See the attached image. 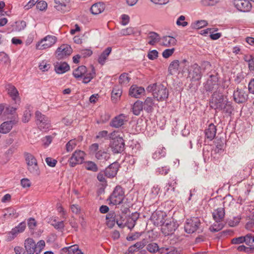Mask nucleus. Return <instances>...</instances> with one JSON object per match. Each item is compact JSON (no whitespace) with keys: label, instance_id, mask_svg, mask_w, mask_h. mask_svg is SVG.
I'll return each instance as SVG.
<instances>
[{"label":"nucleus","instance_id":"1","mask_svg":"<svg viewBox=\"0 0 254 254\" xmlns=\"http://www.w3.org/2000/svg\"><path fill=\"white\" fill-rule=\"evenodd\" d=\"M108 137L110 140V147L114 154L121 153L124 150L125 141L118 131H113L109 134Z\"/></svg>","mask_w":254,"mask_h":254},{"label":"nucleus","instance_id":"2","mask_svg":"<svg viewBox=\"0 0 254 254\" xmlns=\"http://www.w3.org/2000/svg\"><path fill=\"white\" fill-rule=\"evenodd\" d=\"M72 74L76 79L78 80L82 79V82L87 84L95 76L96 73L93 67L91 70L89 71L85 66L81 65L73 71Z\"/></svg>","mask_w":254,"mask_h":254},{"label":"nucleus","instance_id":"3","mask_svg":"<svg viewBox=\"0 0 254 254\" xmlns=\"http://www.w3.org/2000/svg\"><path fill=\"white\" fill-rule=\"evenodd\" d=\"M146 90L148 92H151L154 98L158 101H163L168 97V90L162 84L154 83L149 85Z\"/></svg>","mask_w":254,"mask_h":254},{"label":"nucleus","instance_id":"4","mask_svg":"<svg viewBox=\"0 0 254 254\" xmlns=\"http://www.w3.org/2000/svg\"><path fill=\"white\" fill-rule=\"evenodd\" d=\"M184 229L185 232L188 234H192L194 232L199 233L203 231L199 218L194 217L186 220Z\"/></svg>","mask_w":254,"mask_h":254},{"label":"nucleus","instance_id":"5","mask_svg":"<svg viewBox=\"0 0 254 254\" xmlns=\"http://www.w3.org/2000/svg\"><path fill=\"white\" fill-rule=\"evenodd\" d=\"M201 66H199L197 64H194L190 67L188 70L189 76L190 78L191 81L200 80L202 75V68L203 67L205 68H208L211 66V65L209 62H205L202 64Z\"/></svg>","mask_w":254,"mask_h":254},{"label":"nucleus","instance_id":"6","mask_svg":"<svg viewBox=\"0 0 254 254\" xmlns=\"http://www.w3.org/2000/svg\"><path fill=\"white\" fill-rule=\"evenodd\" d=\"M125 198V190L121 186H117L110 194L109 198V204L117 205L122 204Z\"/></svg>","mask_w":254,"mask_h":254},{"label":"nucleus","instance_id":"7","mask_svg":"<svg viewBox=\"0 0 254 254\" xmlns=\"http://www.w3.org/2000/svg\"><path fill=\"white\" fill-rule=\"evenodd\" d=\"M36 124L41 130L47 131L51 127V122L48 117L37 111L35 112Z\"/></svg>","mask_w":254,"mask_h":254},{"label":"nucleus","instance_id":"8","mask_svg":"<svg viewBox=\"0 0 254 254\" xmlns=\"http://www.w3.org/2000/svg\"><path fill=\"white\" fill-rule=\"evenodd\" d=\"M25 160L27 165V169L30 173L34 176L39 175L40 170L35 157L27 153L25 154Z\"/></svg>","mask_w":254,"mask_h":254},{"label":"nucleus","instance_id":"9","mask_svg":"<svg viewBox=\"0 0 254 254\" xmlns=\"http://www.w3.org/2000/svg\"><path fill=\"white\" fill-rule=\"evenodd\" d=\"M224 95L220 91H215L212 95L210 105L212 108L215 110L222 109L221 105L225 102Z\"/></svg>","mask_w":254,"mask_h":254},{"label":"nucleus","instance_id":"10","mask_svg":"<svg viewBox=\"0 0 254 254\" xmlns=\"http://www.w3.org/2000/svg\"><path fill=\"white\" fill-rule=\"evenodd\" d=\"M178 226L176 220L172 218H169L161 227V232L165 236L172 235L177 229Z\"/></svg>","mask_w":254,"mask_h":254},{"label":"nucleus","instance_id":"11","mask_svg":"<svg viewBox=\"0 0 254 254\" xmlns=\"http://www.w3.org/2000/svg\"><path fill=\"white\" fill-rule=\"evenodd\" d=\"M57 41L56 36L47 35L39 41L36 45L37 50H45L52 47Z\"/></svg>","mask_w":254,"mask_h":254},{"label":"nucleus","instance_id":"12","mask_svg":"<svg viewBox=\"0 0 254 254\" xmlns=\"http://www.w3.org/2000/svg\"><path fill=\"white\" fill-rule=\"evenodd\" d=\"M85 153L80 150H76L69 158V164L70 167H75L77 164H82L84 160Z\"/></svg>","mask_w":254,"mask_h":254},{"label":"nucleus","instance_id":"13","mask_svg":"<svg viewBox=\"0 0 254 254\" xmlns=\"http://www.w3.org/2000/svg\"><path fill=\"white\" fill-rule=\"evenodd\" d=\"M218 77L214 75H210L204 87L206 91L212 92L214 90L220 91L219 85L218 83Z\"/></svg>","mask_w":254,"mask_h":254},{"label":"nucleus","instance_id":"14","mask_svg":"<svg viewBox=\"0 0 254 254\" xmlns=\"http://www.w3.org/2000/svg\"><path fill=\"white\" fill-rule=\"evenodd\" d=\"M167 217V215L165 212L158 211L154 212L152 214L151 218L155 225L162 227L163 225L166 223V220L169 219Z\"/></svg>","mask_w":254,"mask_h":254},{"label":"nucleus","instance_id":"15","mask_svg":"<svg viewBox=\"0 0 254 254\" xmlns=\"http://www.w3.org/2000/svg\"><path fill=\"white\" fill-rule=\"evenodd\" d=\"M233 4L238 10L243 12L250 11L252 7L249 0H233Z\"/></svg>","mask_w":254,"mask_h":254},{"label":"nucleus","instance_id":"16","mask_svg":"<svg viewBox=\"0 0 254 254\" xmlns=\"http://www.w3.org/2000/svg\"><path fill=\"white\" fill-rule=\"evenodd\" d=\"M72 52V50L69 45H62L56 51V57L59 60L66 58L71 54Z\"/></svg>","mask_w":254,"mask_h":254},{"label":"nucleus","instance_id":"17","mask_svg":"<svg viewBox=\"0 0 254 254\" xmlns=\"http://www.w3.org/2000/svg\"><path fill=\"white\" fill-rule=\"evenodd\" d=\"M127 121V116L124 114H121L112 120L110 126L112 127L119 128L123 126Z\"/></svg>","mask_w":254,"mask_h":254},{"label":"nucleus","instance_id":"18","mask_svg":"<svg viewBox=\"0 0 254 254\" xmlns=\"http://www.w3.org/2000/svg\"><path fill=\"white\" fill-rule=\"evenodd\" d=\"M146 249L151 254H156L157 252L160 254H164L167 253L168 251V248L164 247L159 248L157 243L153 242L147 244L146 246Z\"/></svg>","mask_w":254,"mask_h":254},{"label":"nucleus","instance_id":"19","mask_svg":"<svg viewBox=\"0 0 254 254\" xmlns=\"http://www.w3.org/2000/svg\"><path fill=\"white\" fill-rule=\"evenodd\" d=\"M17 122V119L14 118V119L12 120L6 121L2 123L0 126V133L5 134L9 132Z\"/></svg>","mask_w":254,"mask_h":254},{"label":"nucleus","instance_id":"20","mask_svg":"<svg viewBox=\"0 0 254 254\" xmlns=\"http://www.w3.org/2000/svg\"><path fill=\"white\" fill-rule=\"evenodd\" d=\"M118 169L119 165L117 163H112L105 170L106 176L109 178L114 177L117 175Z\"/></svg>","mask_w":254,"mask_h":254},{"label":"nucleus","instance_id":"21","mask_svg":"<svg viewBox=\"0 0 254 254\" xmlns=\"http://www.w3.org/2000/svg\"><path fill=\"white\" fill-rule=\"evenodd\" d=\"M233 96L236 102L242 103L247 100L248 95L243 90L237 88V90L234 92Z\"/></svg>","mask_w":254,"mask_h":254},{"label":"nucleus","instance_id":"22","mask_svg":"<svg viewBox=\"0 0 254 254\" xmlns=\"http://www.w3.org/2000/svg\"><path fill=\"white\" fill-rule=\"evenodd\" d=\"M145 92L144 88L137 85H132L129 91V95L136 98H139Z\"/></svg>","mask_w":254,"mask_h":254},{"label":"nucleus","instance_id":"23","mask_svg":"<svg viewBox=\"0 0 254 254\" xmlns=\"http://www.w3.org/2000/svg\"><path fill=\"white\" fill-rule=\"evenodd\" d=\"M24 247L28 254L36 253V244L33 239H27L24 242Z\"/></svg>","mask_w":254,"mask_h":254},{"label":"nucleus","instance_id":"24","mask_svg":"<svg viewBox=\"0 0 254 254\" xmlns=\"http://www.w3.org/2000/svg\"><path fill=\"white\" fill-rule=\"evenodd\" d=\"M216 127L213 124H210L205 130V137L210 140H213L216 136Z\"/></svg>","mask_w":254,"mask_h":254},{"label":"nucleus","instance_id":"25","mask_svg":"<svg viewBox=\"0 0 254 254\" xmlns=\"http://www.w3.org/2000/svg\"><path fill=\"white\" fill-rule=\"evenodd\" d=\"M160 44L165 47H169L176 44V39L170 36H165L160 38Z\"/></svg>","mask_w":254,"mask_h":254},{"label":"nucleus","instance_id":"26","mask_svg":"<svg viewBox=\"0 0 254 254\" xmlns=\"http://www.w3.org/2000/svg\"><path fill=\"white\" fill-rule=\"evenodd\" d=\"M105 8V5L102 2H99L93 4L91 8V12L94 15H97L102 13Z\"/></svg>","mask_w":254,"mask_h":254},{"label":"nucleus","instance_id":"27","mask_svg":"<svg viewBox=\"0 0 254 254\" xmlns=\"http://www.w3.org/2000/svg\"><path fill=\"white\" fill-rule=\"evenodd\" d=\"M70 69L69 65L65 62L57 63L55 65V70L58 74H63L68 71Z\"/></svg>","mask_w":254,"mask_h":254},{"label":"nucleus","instance_id":"28","mask_svg":"<svg viewBox=\"0 0 254 254\" xmlns=\"http://www.w3.org/2000/svg\"><path fill=\"white\" fill-rule=\"evenodd\" d=\"M225 216V210L222 207L214 209L212 212V216L215 221H221Z\"/></svg>","mask_w":254,"mask_h":254},{"label":"nucleus","instance_id":"29","mask_svg":"<svg viewBox=\"0 0 254 254\" xmlns=\"http://www.w3.org/2000/svg\"><path fill=\"white\" fill-rule=\"evenodd\" d=\"M6 89L8 95L13 100L16 101L18 98L19 93L15 86L11 84H7L6 86Z\"/></svg>","mask_w":254,"mask_h":254},{"label":"nucleus","instance_id":"30","mask_svg":"<svg viewBox=\"0 0 254 254\" xmlns=\"http://www.w3.org/2000/svg\"><path fill=\"white\" fill-rule=\"evenodd\" d=\"M112 51V48L109 47L107 48L99 56L98 62V63L101 64L103 65L107 59L109 55L110 54Z\"/></svg>","mask_w":254,"mask_h":254},{"label":"nucleus","instance_id":"31","mask_svg":"<svg viewBox=\"0 0 254 254\" xmlns=\"http://www.w3.org/2000/svg\"><path fill=\"white\" fill-rule=\"evenodd\" d=\"M222 109H218V111H222L223 113L228 115H230L233 111V108L232 106L231 102L229 101L227 99H226L225 102L221 105Z\"/></svg>","mask_w":254,"mask_h":254},{"label":"nucleus","instance_id":"32","mask_svg":"<svg viewBox=\"0 0 254 254\" xmlns=\"http://www.w3.org/2000/svg\"><path fill=\"white\" fill-rule=\"evenodd\" d=\"M116 215L114 211H110L106 215L107 225L110 228L114 226L116 223Z\"/></svg>","mask_w":254,"mask_h":254},{"label":"nucleus","instance_id":"33","mask_svg":"<svg viewBox=\"0 0 254 254\" xmlns=\"http://www.w3.org/2000/svg\"><path fill=\"white\" fill-rule=\"evenodd\" d=\"M26 223L25 222H22L17 226L13 228L10 232V234L12 235L13 237H14L18 233L23 232L26 228Z\"/></svg>","mask_w":254,"mask_h":254},{"label":"nucleus","instance_id":"34","mask_svg":"<svg viewBox=\"0 0 254 254\" xmlns=\"http://www.w3.org/2000/svg\"><path fill=\"white\" fill-rule=\"evenodd\" d=\"M122 94V89L118 86L113 88L112 92L111 98L114 102H116L120 98Z\"/></svg>","mask_w":254,"mask_h":254},{"label":"nucleus","instance_id":"35","mask_svg":"<svg viewBox=\"0 0 254 254\" xmlns=\"http://www.w3.org/2000/svg\"><path fill=\"white\" fill-rule=\"evenodd\" d=\"M180 65V62L178 60H176L172 61L168 67V72L171 75L177 73L178 71Z\"/></svg>","mask_w":254,"mask_h":254},{"label":"nucleus","instance_id":"36","mask_svg":"<svg viewBox=\"0 0 254 254\" xmlns=\"http://www.w3.org/2000/svg\"><path fill=\"white\" fill-rule=\"evenodd\" d=\"M166 155V149L161 147L157 148L152 154V158L155 160H158Z\"/></svg>","mask_w":254,"mask_h":254},{"label":"nucleus","instance_id":"37","mask_svg":"<svg viewBox=\"0 0 254 254\" xmlns=\"http://www.w3.org/2000/svg\"><path fill=\"white\" fill-rule=\"evenodd\" d=\"M148 39V43L151 45H154L159 41H160L159 35L154 32H150L149 33Z\"/></svg>","mask_w":254,"mask_h":254},{"label":"nucleus","instance_id":"38","mask_svg":"<svg viewBox=\"0 0 254 254\" xmlns=\"http://www.w3.org/2000/svg\"><path fill=\"white\" fill-rule=\"evenodd\" d=\"M132 112L135 115H138L143 109V102L140 101L135 102L132 106Z\"/></svg>","mask_w":254,"mask_h":254},{"label":"nucleus","instance_id":"39","mask_svg":"<svg viewBox=\"0 0 254 254\" xmlns=\"http://www.w3.org/2000/svg\"><path fill=\"white\" fill-rule=\"evenodd\" d=\"M153 105V99L151 97H147L143 103V109L148 113L151 112L152 110Z\"/></svg>","mask_w":254,"mask_h":254},{"label":"nucleus","instance_id":"40","mask_svg":"<svg viewBox=\"0 0 254 254\" xmlns=\"http://www.w3.org/2000/svg\"><path fill=\"white\" fill-rule=\"evenodd\" d=\"M95 157L98 160L107 161L110 157V155L106 151L99 150L95 154Z\"/></svg>","mask_w":254,"mask_h":254},{"label":"nucleus","instance_id":"41","mask_svg":"<svg viewBox=\"0 0 254 254\" xmlns=\"http://www.w3.org/2000/svg\"><path fill=\"white\" fill-rule=\"evenodd\" d=\"M84 167L86 170L94 172H97L98 170L97 165L94 162L91 161L85 162L84 163Z\"/></svg>","mask_w":254,"mask_h":254},{"label":"nucleus","instance_id":"42","mask_svg":"<svg viewBox=\"0 0 254 254\" xmlns=\"http://www.w3.org/2000/svg\"><path fill=\"white\" fill-rule=\"evenodd\" d=\"M176 182L175 180H172L168 182L165 187V195L169 196L170 190L171 191H174L176 187Z\"/></svg>","mask_w":254,"mask_h":254},{"label":"nucleus","instance_id":"43","mask_svg":"<svg viewBox=\"0 0 254 254\" xmlns=\"http://www.w3.org/2000/svg\"><path fill=\"white\" fill-rule=\"evenodd\" d=\"M13 26L14 27L12 30L13 31L19 32L24 29L26 26V23L23 20L18 21L15 22Z\"/></svg>","mask_w":254,"mask_h":254},{"label":"nucleus","instance_id":"44","mask_svg":"<svg viewBox=\"0 0 254 254\" xmlns=\"http://www.w3.org/2000/svg\"><path fill=\"white\" fill-rule=\"evenodd\" d=\"M51 224L56 229L60 231H63L64 227V224L63 221H57L55 218L52 220Z\"/></svg>","mask_w":254,"mask_h":254},{"label":"nucleus","instance_id":"45","mask_svg":"<svg viewBox=\"0 0 254 254\" xmlns=\"http://www.w3.org/2000/svg\"><path fill=\"white\" fill-rule=\"evenodd\" d=\"M223 227L224 224L221 221H215V222L210 227L209 229L211 232H216L222 229Z\"/></svg>","mask_w":254,"mask_h":254},{"label":"nucleus","instance_id":"46","mask_svg":"<svg viewBox=\"0 0 254 254\" xmlns=\"http://www.w3.org/2000/svg\"><path fill=\"white\" fill-rule=\"evenodd\" d=\"M130 79L128 73L124 72L120 76L119 82L122 85H126L129 83Z\"/></svg>","mask_w":254,"mask_h":254},{"label":"nucleus","instance_id":"47","mask_svg":"<svg viewBox=\"0 0 254 254\" xmlns=\"http://www.w3.org/2000/svg\"><path fill=\"white\" fill-rule=\"evenodd\" d=\"M244 60L248 63L249 70L251 71H254V57L252 55L247 56Z\"/></svg>","mask_w":254,"mask_h":254},{"label":"nucleus","instance_id":"48","mask_svg":"<svg viewBox=\"0 0 254 254\" xmlns=\"http://www.w3.org/2000/svg\"><path fill=\"white\" fill-rule=\"evenodd\" d=\"M241 219V216L238 215V216L233 217L232 219H230L227 220V223L229 226L234 227L238 225Z\"/></svg>","mask_w":254,"mask_h":254},{"label":"nucleus","instance_id":"49","mask_svg":"<svg viewBox=\"0 0 254 254\" xmlns=\"http://www.w3.org/2000/svg\"><path fill=\"white\" fill-rule=\"evenodd\" d=\"M77 145L76 139L70 140L66 144V150L67 152H71Z\"/></svg>","mask_w":254,"mask_h":254},{"label":"nucleus","instance_id":"50","mask_svg":"<svg viewBox=\"0 0 254 254\" xmlns=\"http://www.w3.org/2000/svg\"><path fill=\"white\" fill-rule=\"evenodd\" d=\"M246 245L254 247V235L249 233L246 235Z\"/></svg>","mask_w":254,"mask_h":254},{"label":"nucleus","instance_id":"51","mask_svg":"<svg viewBox=\"0 0 254 254\" xmlns=\"http://www.w3.org/2000/svg\"><path fill=\"white\" fill-rule=\"evenodd\" d=\"M134 33L133 28L132 27H127L126 29H122L119 33L120 36L130 35Z\"/></svg>","mask_w":254,"mask_h":254},{"label":"nucleus","instance_id":"52","mask_svg":"<svg viewBox=\"0 0 254 254\" xmlns=\"http://www.w3.org/2000/svg\"><path fill=\"white\" fill-rule=\"evenodd\" d=\"M78 249V246L75 245L68 247L64 248L63 251L65 253L67 252V254H75Z\"/></svg>","mask_w":254,"mask_h":254},{"label":"nucleus","instance_id":"53","mask_svg":"<svg viewBox=\"0 0 254 254\" xmlns=\"http://www.w3.org/2000/svg\"><path fill=\"white\" fill-rule=\"evenodd\" d=\"M144 247V244L142 242H138L134 245L131 246L128 248V250L135 252L140 249H142Z\"/></svg>","mask_w":254,"mask_h":254},{"label":"nucleus","instance_id":"54","mask_svg":"<svg viewBox=\"0 0 254 254\" xmlns=\"http://www.w3.org/2000/svg\"><path fill=\"white\" fill-rule=\"evenodd\" d=\"M32 112L29 109H27L25 110L23 113L22 117V121L24 123L28 122L31 118Z\"/></svg>","mask_w":254,"mask_h":254},{"label":"nucleus","instance_id":"55","mask_svg":"<svg viewBox=\"0 0 254 254\" xmlns=\"http://www.w3.org/2000/svg\"><path fill=\"white\" fill-rule=\"evenodd\" d=\"M207 24V22L205 20H198L193 23L192 27L195 29H200Z\"/></svg>","mask_w":254,"mask_h":254},{"label":"nucleus","instance_id":"56","mask_svg":"<svg viewBox=\"0 0 254 254\" xmlns=\"http://www.w3.org/2000/svg\"><path fill=\"white\" fill-rule=\"evenodd\" d=\"M169 171L170 168L166 166L158 168L156 172L158 175H166Z\"/></svg>","mask_w":254,"mask_h":254},{"label":"nucleus","instance_id":"57","mask_svg":"<svg viewBox=\"0 0 254 254\" xmlns=\"http://www.w3.org/2000/svg\"><path fill=\"white\" fill-rule=\"evenodd\" d=\"M185 16L184 15H181L178 18L176 24L178 26H181L183 27L187 26L188 25V23L187 21H185Z\"/></svg>","mask_w":254,"mask_h":254},{"label":"nucleus","instance_id":"58","mask_svg":"<svg viewBox=\"0 0 254 254\" xmlns=\"http://www.w3.org/2000/svg\"><path fill=\"white\" fill-rule=\"evenodd\" d=\"M45 246V243L43 240H40L36 244V254H39Z\"/></svg>","mask_w":254,"mask_h":254},{"label":"nucleus","instance_id":"59","mask_svg":"<svg viewBox=\"0 0 254 254\" xmlns=\"http://www.w3.org/2000/svg\"><path fill=\"white\" fill-rule=\"evenodd\" d=\"M37 9L42 11L45 10L47 7V3L46 1L43 0H40L37 1L36 5Z\"/></svg>","mask_w":254,"mask_h":254},{"label":"nucleus","instance_id":"60","mask_svg":"<svg viewBox=\"0 0 254 254\" xmlns=\"http://www.w3.org/2000/svg\"><path fill=\"white\" fill-rule=\"evenodd\" d=\"M245 78V74L243 71L238 73L236 76H234L235 82L239 84Z\"/></svg>","mask_w":254,"mask_h":254},{"label":"nucleus","instance_id":"61","mask_svg":"<svg viewBox=\"0 0 254 254\" xmlns=\"http://www.w3.org/2000/svg\"><path fill=\"white\" fill-rule=\"evenodd\" d=\"M174 51V48L166 49L163 52L162 56L164 58H168L173 55Z\"/></svg>","mask_w":254,"mask_h":254},{"label":"nucleus","instance_id":"62","mask_svg":"<svg viewBox=\"0 0 254 254\" xmlns=\"http://www.w3.org/2000/svg\"><path fill=\"white\" fill-rule=\"evenodd\" d=\"M16 110V108H14L11 106H8L4 108L3 111V116H5L7 115H12L14 113H15Z\"/></svg>","mask_w":254,"mask_h":254},{"label":"nucleus","instance_id":"63","mask_svg":"<svg viewBox=\"0 0 254 254\" xmlns=\"http://www.w3.org/2000/svg\"><path fill=\"white\" fill-rule=\"evenodd\" d=\"M246 242V235L244 236H241L237 238H233L232 240V243L233 244H239Z\"/></svg>","mask_w":254,"mask_h":254},{"label":"nucleus","instance_id":"64","mask_svg":"<svg viewBox=\"0 0 254 254\" xmlns=\"http://www.w3.org/2000/svg\"><path fill=\"white\" fill-rule=\"evenodd\" d=\"M158 56V52L156 50H153L148 52L147 57L151 60L156 59Z\"/></svg>","mask_w":254,"mask_h":254}]
</instances>
